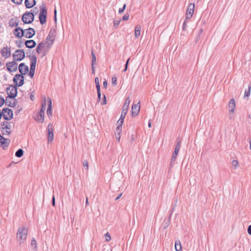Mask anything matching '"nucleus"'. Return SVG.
Returning a JSON list of instances; mask_svg holds the SVG:
<instances>
[{"label": "nucleus", "instance_id": "nucleus-1", "mask_svg": "<svg viewBox=\"0 0 251 251\" xmlns=\"http://www.w3.org/2000/svg\"><path fill=\"white\" fill-rule=\"evenodd\" d=\"M28 233V229L23 226L19 228L16 235V238L19 243L21 245L25 241Z\"/></svg>", "mask_w": 251, "mask_h": 251}, {"label": "nucleus", "instance_id": "nucleus-2", "mask_svg": "<svg viewBox=\"0 0 251 251\" xmlns=\"http://www.w3.org/2000/svg\"><path fill=\"white\" fill-rule=\"evenodd\" d=\"M28 58L30 59V71L29 73V75L31 78H33L35 68H36V65L37 63V58L35 55H28Z\"/></svg>", "mask_w": 251, "mask_h": 251}, {"label": "nucleus", "instance_id": "nucleus-3", "mask_svg": "<svg viewBox=\"0 0 251 251\" xmlns=\"http://www.w3.org/2000/svg\"><path fill=\"white\" fill-rule=\"evenodd\" d=\"M34 19V14L32 12H26L23 15L22 17V21L25 24H31Z\"/></svg>", "mask_w": 251, "mask_h": 251}, {"label": "nucleus", "instance_id": "nucleus-4", "mask_svg": "<svg viewBox=\"0 0 251 251\" xmlns=\"http://www.w3.org/2000/svg\"><path fill=\"white\" fill-rule=\"evenodd\" d=\"M47 10L46 7L43 5L40 9L39 19L41 25H44L47 21Z\"/></svg>", "mask_w": 251, "mask_h": 251}, {"label": "nucleus", "instance_id": "nucleus-5", "mask_svg": "<svg viewBox=\"0 0 251 251\" xmlns=\"http://www.w3.org/2000/svg\"><path fill=\"white\" fill-rule=\"evenodd\" d=\"M16 85H10L6 88V92L8 95V98L14 99L17 95V89Z\"/></svg>", "mask_w": 251, "mask_h": 251}, {"label": "nucleus", "instance_id": "nucleus-6", "mask_svg": "<svg viewBox=\"0 0 251 251\" xmlns=\"http://www.w3.org/2000/svg\"><path fill=\"white\" fill-rule=\"evenodd\" d=\"M2 117L7 121H9L13 118V113L12 110L9 108H4L1 112Z\"/></svg>", "mask_w": 251, "mask_h": 251}, {"label": "nucleus", "instance_id": "nucleus-7", "mask_svg": "<svg viewBox=\"0 0 251 251\" xmlns=\"http://www.w3.org/2000/svg\"><path fill=\"white\" fill-rule=\"evenodd\" d=\"M25 77L22 75L16 74L13 79V83L16 86L20 87L24 84Z\"/></svg>", "mask_w": 251, "mask_h": 251}, {"label": "nucleus", "instance_id": "nucleus-8", "mask_svg": "<svg viewBox=\"0 0 251 251\" xmlns=\"http://www.w3.org/2000/svg\"><path fill=\"white\" fill-rule=\"evenodd\" d=\"M25 57V52L23 50H17L13 54V60L21 61Z\"/></svg>", "mask_w": 251, "mask_h": 251}, {"label": "nucleus", "instance_id": "nucleus-9", "mask_svg": "<svg viewBox=\"0 0 251 251\" xmlns=\"http://www.w3.org/2000/svg\"><path fill=\"white\" fill-rule=\"evenodd\" d=\"M16 61L13 60V61L6 63V66L7 70L9 72H14L17 71L18 69V64L16 62Z\"/></svg>", "mask_w": 251, "mask_h": 251}, {"label": "nucleus", "instance_id": "nucleus-10", "mask_svg": "<svg viewBox=\"0 0 251 251\" xmlns=\"http://www.w3.org/2000/svg\"><path fill=\"white\" fill-rule=\"evenodd\" d=\"M195 4L194 3H190L188 5V9L186 12V19H189L192 18L194 12Z\"/></svg>", "mask_w": 251, "mask_h": 251}, {"label": "nucleus", "instance_id": "nucleus-11", "mask_svg": "<svg viewBox=\"0 0 251 251\" xmlns=\"http://www.w3.org/2000/svg\"><path fill=\"white\" fill-rule=\"evenodd\" d=\"M24 34L27 38H31L35 34V31L33 28L29 27L28 28L24 30Z\"/></svg>", "mask_w": 251, "mask_h": 251}, {"label": "nucleus", "instance_id": "nucleus-12", "mask_svg": "<svg viewBox=\"0 0 251 251\" xmlns=\"http://www.w3.org/2000/svg\"><path fill=\"white\" fill-rule=\"evenodd\" d=\"M10 142V141L9 139L4 138L0 134V147H1L3 149L5 150L8 147Z\"/></svg>", "mask_w": 251, "mask_h": 251}, {"label": "nucleus", "instance_id": "nucleus-13", "mask_svg": "<svg viewBox=\"0 0 251 251\" xmlns=\"http://www.w3.org/2000/svg\"><path fill=\"white\" fill-rule=\"evenodd\" d=\"M48 143H51L53 140V130L51 124H49L48 126Z\"/></svg>", "mask_w": 251, "mask_h": 251}, {"label": "nucleus", "instance_id": "nucleus-14", "mask_svg": "<svg viewBox=\"0 0 251 251\" xmlns=\"http://www.w3.org/2000/svg\"><path fill=\"white\" fill-rule=\"evenodd\" d=\"M19 71L21 73L20 75H25L29 71L28 67L24 63H21L19 66Z\"/></svg>", "mask_w": 251, "mask_h": 251}, {"label": "nucleus", "instance_id": "nucleus-15", "mask_svg": "<svg viewBox=\"0 0 251 251\" xmlns=\"http://www.w3.org/2000/svg\"><path fill=\"white\" fill-rule=\"evenodd\" d=\"M1 55L5 58H8L11 56L10 48L8 47H3L0 51Z\"/></svg>", "mask_w": 251, "mask_h": 251}, {"label": "nucleus", "instance_id": "nucleus-16", "mask_svg": "<svg viewBox=\"0 0 251 251\" xmlns=\"http://www.w3.org/2000/svg\"><path fill=\"white\" fill-rule=\"evenodd\" d=\"M14 35L17 38H22L24 36V29L20 27H17L13 31Z\"/></svg>", "mask_w": 251, "mask_h": 251}, {"label": "nucleus", "instance_id": "nucleus-17", "mask_svg": "<svg viewBox=\"0 0 251 251\" xmlns=\"http://www.w3.org/2000/svg\"><path fill=\"white\" fill-rule=\"evenodd\" d=\"M139 104V103L132 105L131 108V114L132 116H136L138 115L140 108V106Z\"/></svg>", "mask_w": 251, "mask_h": 251}, {"label": "nucleus", "instance_id": "nucleus-18", "mask_svg": "<svg viewBox=\"0 0 251 251\" xmlns=\"http://www.w3.org/2000/svg\"><path fill=\"white\" fill-rule=\"evenodd\" d=\"M11 123L8 121H6V126L4 127H3V130L5 129V131L2 133L3 135H9L10 134L11 131Z\"/></svg>", "mask_w": 251, "mask_h": 251}, {"label": "nucleus", "instance_id": "nucleus-19", "mask_svg": "<svg viewBox=\"0 0 251 251\" xmlns=\"http://www.w3.org/2000/svg\"><path fill=\"white\" fill-rule=\"evenodd\" d=\"M130 102V98L128 97L126 98V99L125 102V103L123 105V108H122V112L127 113Z\"/></svg>", "mask_w": 251, "mask_h": 251}, {"label": "nucleus", "instance_id": "nucleus-20", "mask_svg": "<svg viewBox=\"0 0 251 251\" xmlns=\"http://www.w3.org/2000/svg\"><path fill=\"white\" fill-rule=\"evenodd\" d=\"M55 32L54 30L50 29L49 34L47 37L46 40L48 41H50L51 42L50 45H52L53 42L54 41V36H55Z\"/></svg>", "mask_w": 251, "mask_h": 251}, {"label": "nucleus", "instance_id": "nucleus-21", "mask_svg": "<svg viewBox=\"0 0 251 251\" xmlns=\"http://www.w3.org/2000/svg\"><path fill=\"white\" fill-rule=\"evenodd\" d=\"M44 112H43V111H39L35 118V120L41 123H43L44 122Z\"/></svg>", "mask_w": 251, "mask_h": 251}, {"label": "nucleus", "instance_id": "nucleus-22", "mask_svg": "<svg viewBox=\"0 0 251 251\" xmlns=\"http://www.w3.org/2000/svg\"><path fill=\"white\" fill-rule=\"evenodd\" d=\"M229 112L233 113L234 112L235 108V101L233 99L230 100L228 103Z\"/></svg>", "mask_w": 251, "mask_h": 251}, {"label": "nucleus", "instance_id": "nucleus-23", "mask_svg": "<svg viewBox=\"0 0 251 251\" xmlns=\"http://www.w3.org/2000/svg\"><path fill=\"white\" fill-rule=\"evenodd\" d=\"M25 44L26 48L32 49L36 46V43L33 40H29L25 41Z\"/></svg>", "mask_w": 251, "mask_h": 251}, {"label": "nucleus", "instance_id": "nucleus-24", "mask_svg": "<svg viewBox=\"0 0 251 251\" xmlns=\"http://www.w3.org/2000/svg\"><path fill=\"white\" fill-rule=\"evenodd\" d=\"M178 152H179L178 151H176L175 150L173 152L172 156L171 157L170 164V167H173V165H174Z\"/></svg>", "mask_w": 251, "mask_h": 251}, {"label": "nucleus", "instance_id": "nucleus-25", "mask_svg": "<svg viewBox=\"0 0 251 251\" xmlns=\"http://www.w3.org/2000/svg\"><path fill=\"white\" fill-rule=\"evenodd\" d=\"M48 109L47 113L48 116L50 117L52 116V109H51V100L50 98H48Z\"/></svg>", "mask_w": 251, "mask_h": 251}, {"label": "nucleus", "instance_id": "nucleus-26", "mask_svg": "<svg viewBox=\"0 0 251 251\" xmlns=\"http://www.w3.org/2000/svg\"><path fill=\"white\" fill-rule=\"evenodd\" d=\"M25 6L27 8H30L33 7L36 4L35 0H25Z\"/></svg>", "mask_w": 251, "mask_h": 251}, {"label": "nucleus", "instance_id": "nucleus-27", "mask_svg": "<svg viewBox=\"0 0 251 251\" xmlns=\"http://www.w3.org/2000/svg\"><path fill=\"white\" fill-rule=\"evenodd\" d=\"M19 24V21L17 18H12L9 22V26L11 27H18Z\"/></svg>", "mask_w": 251, "mask_h": 251}, {"label": "nucleus", "instance_id": "nucleus-28", "mask_svg": "<svg viewBox=\"0 0 251 251\" xmlns=\"http://www.w3.org/2000/svg\"><path fill=\"white\" fill-rule=\"evenodd\" d=\"M8 97H7L6 99V100L5 101V104L9 107H14L16 106V100L14 99L13 101L12 102L10 100H8Z\"/></svg>", "mask_w": 251, "mask_h": 251}, {"label": "nucleus", "instance_id": "nucleus-29", "mask_svg": "<svg viewBox=\"0 0 251 251\" xmlns=\"http://www.w3.org/2000/svg\"><path fill=\"white\" fill-rule=\"evenodd\" d=\"M141 27L140 25H136L135 27V37L138 38L140 35Z\"/></svg>", "mask_w": 251, "mask_h": 251}, {"label": "nucleus", "instance_id": "nucleus-30", "mask_svg": "<svg viewBox=\"0 0 251 251\" xmlns=\"http://www.w3.org/2000/svg\"><path fill=\"white\" fill-rule=\"evenodd\" d=\"M91 56H92L91 66H95V65H96V64H97V59H96L95 54L93 50H91Z\"/></svg>", "mask_w": 251, "mask_h": 251}, {"label": "nucleus", "instance_id": "nucleus-31", "mask_svg": "<svg viewBox=\"0 0 251 251\" xmlns=\"http://www.w3.org/2000/svg\"><path fill=\"white\" fill-rule=\"evenodd\" d=\"M121 131H122V128H120L119 130H118V128H116V131H115V135H116V139L118 141V142H119L120 140V138H121L120 133H121Z\"/></svg>", "mask_w": 251, "mask_h": 251}, {"label": "nucleus", "instance_id": "nucleus-32", "mask_svg": "<svg viewBox=\"0 0 251 251\" xmlns=\"http://www.w3.org/2000/svg\"><path fill=\"white\" fill-rule=\"evenodd\" d=\"M24 154V151L22 149H19L15 153V156L17 157H21Z\"/></svg>", "mask_w": 251, "mask_h": 251}, {"label": "nucleus", "instance_id": "nucleus-33", "mask_svg": "<svg viewBox=\"0 0 251 251\" xmlns=\"http://www.w3.org/2000/svg\"><path fill=\"white\" fill-rule=\"evenodd\" d=\"M182 249L181 243L179 241H176L175 249L176 251H180Z\"/></svg>", "mask_w": 251, "mask_h": 251}, {"label": "nucleus", "instance_id": "nucleus-34", "mask_svg": "<svg viewBox=\"0 0 251 251\" xmlns=\"http://www.w3.org/2000/svg\"><path fill=\"white\" fill-rule=\"evenodd\" d=\"M180 145H181V141H180V140L178 139H176V145L175 150H176V151H179V150L180 149Z\"/></svg>", "mask_w": 251, "mask_h": 251}, {"label": "nucleus", "instance_id": "nucleus-35", "mask_svg": "<svg viewBox=\"0 0 251 251\" xmlns=\"http://www.w3.org/2000/svg\"><path fill=\"white\" fill-rule=\"evenodd\" d=\"M251 89V84L249 85L248 90H246L245 91V97H249L250 95Z\"/></svg>", "mask_w": 251, "mask_h": 251}, {"label": "nucleus", "instance_id": "nucleus-36", "mask_svg": "<svg viewBox=\"0 0 251 251\" xmlns=\"http://www.w3.org/2000/svg\"><path fill=\"white\" fill-rule=\"evenodd\" d=\"M83 163V166L84 169L88 171L89 169V165H88V162L86 160H84L82 162Z\"/></svg>", "mask_w": 251, "mask_h": 251}, {"label": "nucleus", "instance_id": "nucleus-37", "mask_svg": "<svg viewBox=\"0 0 251 251\" xmlns=\"http://www.w3.org/2000/svg\"><path fill=\"white\" fill-rule=\"evenodd\" d=\"M95 83H96V87L97 90H99V89L100 90V85L99 79L98 77H96L95 78Z\"/></svg>", "mask_w": 251, "mask_h": 251}, {"label": "nucleus", "instance_id": "nucleus-38", "mask_svg": "<svg viewBox=\"0 0 251 251\" xmlns=\"http://www.w3.org/2000/svg\"><path fill=\"white\" fill-rule=\"evenodd\" d=\"M31 246L34 247V249L37 248V242L34 238H33L31 241Z\"/></svg>", "mask_w": 251, "mask_h": 251}, {"label": "nucleus", "instance_id": "nucleus-39", "mask_svg": "<svg viewBox=\"0 0 251 251\" xmlns=\"http://www.w3.org/2000/svg\"><path fill=\"white\" fill-rule=\"evenodd\" d=\"M123 122L124 121H122V120H119L117 122V124L118 125V126H117V128H118V130H119V129L120 128H122V125L123 124Z\"/></svg>", "mask_w": 251, "mask_h": 251}, {"label": "nucleus", "instance_id": "nucleus-40", "mask_svg": "<svg viewBox=\"0 0 251 251\" xmlns=\"http://www.w3.org/2000/svg\"><path fill=\"white\" fill-rule=\"evenodd\" d=\"M45 43L41 42L38 45L37 48H38V49H42V50L45 48Z\"/></svg>", "mask_w": 251, "mask_h": 251}, {"label": "nucleus", "instance_id": "nucleus-41", "mask_svg": "<svg viewBox=\"0 0 251 251\" xmlns=\"http://www.w3.org/2000/svg\"><path fill=\"white\" fill-rule=\"evenodd\" d=\"M231 164L234 167V169H236L239 165L238 162L236 160H233Z\"/></svg>", "mask_w": 251, "mask_h": 251}, {"label": "nucleus", "instance_id": "nucleus-42", "mask_svg": "<svg viewBox=\"0 0 251 251\" xmlns=\"http://www.w3.org/2000/svg\"><path fill=\"white\" fill-rule=\"evenodd\" d=\"M188 19H185V20L184 21L183 24V25H182V30H186V29H187V20Z\"/></svg>", "mask_w": 251, "mask_h": 251}, {"label": "nucleus", "instance_id": "nucleus-43", "mask_svg": "<svg viewBox=\"0 0 251 251\" xmlns=\"http://www.w3.org/2000/svg\"><path fill=\"white\" fill-rule=\"evenodd\" d=\"M126 3H125V4L123 5V7H122V8H120V9H119V14H122V13L124 12V10H125V9H126Z\"/></svg>", "mask_w": 251, "mask_h": 251}, {"label": "nucleus", "instance_id": "nucleus-44", "mask_svg": "<svg viewBox=\"0 0 251 251\" xmlns=\"http://www.w3.org/2000/svg\"><path fill=\"white\" fill-rule=\"evenodd\" d=\"M105 240L106 241H109L111 240V236L110 234L108 232H107L105 235Z\"/></svg>", "mask_w": 251, "mask_h": 251}, {"label": "nucleus", "instance_id": "nucleus-45", "mask_svg": "<svg viewBox=\"0 0 251 251\" xmlns=\"http://www.w3.org/2000/svg\"><path fill=\"white\" fill-rule=\"evenodd\" d=\"M112 83L114 85H116L117 84V77L116 76H113L112 77Z\"/></svg>", "mask_w": 251, "mask_h": 251}, {"label": "nucleus", "instance_id": "nucleus-46", "mask_svg": "<svg viewBox=\"0 0 251 251\" xmlns=\"http://www.w3.org/2000/svg\"><path fill=\"white\" fill-rule=\"evenodd\" d=\"M5 102L4 98L0 96V107H1Z\"/></svg>", "mask_w": 251, "mask_h": 251}, {"label": "nucleus", "instance_id": "nucleus-47", "mask_svg": "<svg viewBox=\"0 0 251 251\" xmlns=\"http://www.w3.org/2000/svg\"><path fill=\"white\" fill-rule=\"evenodd\" d=\"M14 3L20 5L22 3L23 0H11Z\"/></svg>", "mask_w": 251, "mask_h": 251}, {"label": "nucleus", "instance_id": "nucleus-48", "mask_svg": "<svg viewBox=\"0 0 251 251\" xmlns=\"http://www.w3.org/2000/svg\"><path fill=\"white\" fill-rule=\"evenodd\" d=\"M126 113H125V112H122V113H121V117H120V118L119 120H122V121H124V118L126 115Z\"/></svg>", "mask_w": 251, "mask_h": 251}, {"label": "nucleus", "instance_id": "nucleus-49", "mask_svg": "<svg viewBox=\"0 0 251 251\" xmlns=\"http://www.w3.org/2000/svg\"><path fill=\"white\" fill-rule=\"evenodd\" d=\"M113 23H114V25H113L114 27L117 28L120 24V21H114Z\"/></svg>", "mask_w": 251, "mask_h": 251}, {"label": "nucleus", "instance_id": "nucleus-50", "mask_svg": "<svg viewBox=\"0 0 251 251\" xmlns=\"http://www.w3.org/2000/svg\"><path fill=\"white\" fill-rule=\"evenodd\" d=\"M129 60H130V58H128L126 62V65H125V69L124 70V72H126L127 69V67H128V63H129Z\"/></svg>", "mask_w": 251, "mask_h": 251}, {"label": "nucleus", "instance_id": "nucleus-51", "mask_svg": "<svg viewBox=\"0 0 251 251\" xmlns=\"http://www.w3.org/2000/svg\"><path fill=\"white\" fill-rule=\"evenodd\" d=\"M106 103V98L105 95H103V100L101 102V105H104Z\"/></svg>", "mask_w": 251, "mask_h": 251}, {"label": "nucleus", "instance_id": "nucleus-52", "mask_svg": "<svg viewBox=\"0 0 251 251\" xmlns=\"http://www.w3.org/2000/svg\"><path fill=\"white\" fill-rule=\"evenodd\" d=\"M129 15L128 14H125V15L123 16V20L124 21H127L129 19Z\"/></svg>", "mask_w": 251, "mask_h": 251}, {"label": "nucleus", "instance_id": "nucleus-53", "mask_svg": "<svg viewBox=\"0 0 251 251\" xmlns=\"http://www.w3.org/2000/svg\"><path fill=\"white\" fill-rule=\"evenodd\" d=\"M97 94H98V99L99 100H100V97H101L100 89L97 90Z\"/></svg>", "mask_w": 251, "mask_h": 251}, {"label": "nucleus", "instance_id": "nucleus-54", "mask_svg": "<svg viewBox=\"0 0 251 251\" xmlns=\"http://www.w3.org/2000/svg\"><path fill=\"white\" fill-rule=\"evenodd\" d=\"M37 10V7H35L31 10L30 12L33 13L34 16L38 13V11Z\"/></svg>", "mask_w": 251, "mask_h": 251}, {"label": "nucleus", "instance_id": "nucleus-55", "mask_svg": "<svg viewBox=\"0 0 251 251\" xmlns=\"http://www.w3.org/2000/svg\"><path fill=\"white\" fill-rule=\"evenodd\" d=\"M16 43L17 44V46L18 48H21L22 47V41H19V42L18 41H16Z\"/></svg>", "mask_w": 251, "mask_h": 251}, {"label": "nucleus", "instance_id": "nucleus-56", "mask_svg": "<svg viewBox=\"0 0 251 251\" xmlns=\"http://www.w3.org/2000/svg\"><path fill=\"white\" fill-rule=\"evenodd\" d=\"M201 37V35L198 34L197 36L195 38V42L196 43L198 42Z\"/></svg>", "mask_w": 251, "mask_h": 251}, {"label": "nucleus", "instance_id": "nucleus-57", "mask_svg": "<svg viewBox=\"0 0 251 251\" xmlns=\"http://www.w3.org/2000/svg\"><path fill=\"white\" fill-rule=\"evenodd\" d=\"M56 13H57V11H56V8L54 9V22L56 23V21H57V19H56Z\"/></svg>", "mask_w": 251, "mask_h": 251}, {"label": "nucleus", "instance_id": "nucleus-58", "mask_svg": "<svg viewBox=\"0 0 251 251\" xmlns=\"http://www.w3.org/2000/svg\"><path fill=\"white\" fill-rule=\"evenodd\" d=\"M41 106L42 107H46V99H45L44 101H43L41 103Z\"/></svg>", "mask_w": 251, "mask_h": 251}, {"label": "nucleus", "instance_id": "nucleus-59", "mask_svg": "<svg viewBox=\"0 0 251 251\" xmlns=\"http://www.w3.org/2000/svg\"><path fill=\"white\" fill-rule=\"evenodd\" d=\"M248 233L251 235V225H250L248 227Z\"/></svg>", "mask_w": 251, "mask_h": 251}, {"label": "nucleus", "instance_id": "nucleus-60", "mask_svg": "<svg viewBox=\"0 0 251 251\" xmlns=\"http://www.w3.org/2000/svg\"><path fill=\"white\" fill-rule=\"evenodd\" d=\"M52 204L53 206H55V197L54 196L52 197Z\"/></svg>", "mask_w": 251, "mask_h": 251}, {"label": "nucleus", "instance_id": "nucleus-61", "mask_svg": "<svg viewBox=\"0 0 251 251\" xmlns=\"http://www.w3.org/2000/svg\"><path fill=\"white\" fill-rule=\"evenodd\" d=\"M103 87L104 88H106L107 87V81L106 80L103 81Z\"/></svg>", "mask_w": 251, "mask_h": 251}, {"label": "nucleus", "instance_id": "nucleus-62", "mask_svg": "<svg viewBox=\"0 0 251 251\" xmlns=\"http://www.w3.org/2000/svg\"><path fill=\"white\" fill-rule=\"evenodd\" d=\"M6 121H4V122H3L1 124V128L3 129V127H4V126H6Z\"/></svg>", "mask_w": 251, "mask_h": 251}, {"label": "nucleus", "instance_id": "nucleus-63", "mask_svg": "<svg viewBox=\"0 0 251 251\" xmlns=\"http://www.w3.org/2000/svg\"><path fill=\"white\" fill-rule=\"evenodd\" d=\"M36 52L38 54L42 53V49H38V48L36 47Z\"/></svg>", "mask_w": 251, "mask_h": 251}, {"label": "nucleus", "instance_id": "nucleus-64", "mask_svg": "<svg viewBox=\"0 0 251 251\" xmlns=\"http://www.w3.org/2000/svg\"><path fill=\"white\" fill-rule=\"evenodd\" d=\"M92 73L93 74H94L95 73V67L94 66H92Z\"/></svg>", "mask_w": 251, "mask_h": 251}]
</instances>
